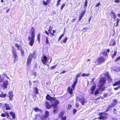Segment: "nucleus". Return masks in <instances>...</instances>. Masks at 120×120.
<instances>
[{
  "mask_svg": "<svg viewBox=\"0 0 120 120\" xmlns=\"http://www.w3.org/2000/svg\"><path fill=\"white\" fill-rule=\"evenodd\" d=\"M48 38L47 37H46V40H45V42L47 44H49V43L48 40Z\"/></svg>",
  "mask_w": 120,
  "mask_h": 120,
  "instance_id": "obj_30",
  "label": "nucleus"
},
{
  "mask_svg": "<svg viewBox=\"0 0 120 120\" xmlns=\"http://www.w3.org/2000/svg\"><path fill=\"white\" fill-rule=\"evenodd\" d=\"M85 13V11H83L82 12L81 14L80 15L79 18L78 20V21H80L83 15H84Z\"/></svg>",
  "mask_w": 120,
  "mask_h": 120,
  "instance_id": "obj_18",
  "label": "nucleus"
},
{
  "mask_svg": "<svg viewBox=\"0 0 120 120\" xmlns=\"http://www.w3.org/2000/svg\"><path fill=\"white\" fill-rule=\"evenodd\" d=\"M96 86V85H94L92 86L90 89V90L91 91L90 93V94H93V92L95 89Z\"/></svg>",
  "mask_w": 120,
  "mask_h": 120,
  "instance_id": "obj_19",
  "label": "nucleus"
},
{
  "mask_svg": "<svg viewBox=\"0 0 120 120\" xmlns=\"http://www.w3.org/2000/svg\"><path fill=\"white\" fill-rule=\"evenodd\" d=\"M59 103V101H58V103H54V105H52L54 109L53 110V112L54 113H55L57 110V105Z\"/></svg>",
  "mask_w": 120,
  "mask_h": 120,
  "instance_id": "obj_10",
  "label": "nucleus"
},
{
  "mask_svg": "<svg viewBox=\"0 0 120 120\" xmlns=\"http://www.w3.org/2000/svg\"><path fill=\"white\" fill-rule=\"evenodd\" d=\"M78 77H77L76 76V77L75 78V81L74 82H77L78 80Z\"/></svg>",
  "mask_w": 120,
  "mask_h": 120,
  "instance_id": "obj_47",
  "label": "nucleus"
},
{
  "mask_svg": "<svg viewBox=\"0 0 120 120\" xmlns=\"http://www.w3.org/2000/svg\"><path fill=\"white\" fill-rule=\"evenodd\" d=\"M62 120H66V117H62Z\"/></svg>",
  "mask_w": 120,
  "mask_h": 120,
  "instance_id": "obj_51",
  "label": "nucleus"
},
{
  "mask_svg": "<svg viewBox=\"0 0 120 120\" xmlns=\"http://www.w3.org/2000/svg\"><path fill=\"white\" fill-rule=\"evenodd\" d=\"M103 114H104V115L105 116V114L104 113H102V112L99 113V115L100 116L98 118L100 119L104 120L105 118V116H103Z\"/></svg>",
  "mask_w": 120,
  "mask_h": 120,
  "instance_id": "obj_12",
  "label": "nucleus"
},
{
  "mask_svg": "<svg viewBox=\"0 0 120 120\" xmlns=\"http://www.w3.org/2000/svg\"><path fill=\"white\" fill-rule=\"evenodd\" d=\"M120 20V19H117L116 23H118L119 22V21Z\"/></svg>",
  "mask_w": 120,
  "mask_h": 120,
  "instance_id": "obj_62",
  "label": "nucleus"
},
{
  "mask_svg": "<svg viewBox=\"0 0 120 120\" xmlns=\"http://www.w3.org/2000/svg\"><path fill=\"white\" fill-rule=\"evenodd\" d=\"M43 4L45 5H46L48 4V3H47V1L46 2L45 1H43Z\"/></svg>",
  "mask_w": 120,
  "mask_h": 120,
  "instance_id": "obj_41",
  "label": "nucleus"
},
{
  "mask_svg": "<svg viewBox=\"0 0 120 120\" xmlns=\"http://www.w3.org/2000/svg\"><path fill=\"white\" fill-rule=\"evenodd\" d=\"M52 30V29H51V27H50L49 29H48V31L50 33H51V30Z\"/></svg>",
  "mask_w": 120,
  "mask_h": 120,
  "instance_id": "obj_55",
  "label": "nucleus"
},
{
  "mask_svg": "<svg viewBox=\"0 0 120 120\" xmlns=\"http://www.w3.org/2000/svg\"><path fill=\"white\" fill-rule=\"evenodd\" d=\"M76 100L77 101H79L82 104V105H84V103L86 102L85 99L83 97H82L81 98L77 97Z\"/></svg>",
  "mask_w": 120,
  "mask_h": 120,
  "instance_id": "obj_9",
  "label": "nucleus"
},
{
  "mask_svg": "<svg viewBox=\"0 0 120 120\" xmlns=\"http://www.w3.org/2000/svg\"><path fill=\"white\" fill-rule=\"evenodd\" d=\"M3 79L1 78V75H0V82H3Z\"/></svg>",
  "mask_w": 120,
  "mask_h": 120,
  "instance_id": "obj_48",
  "label": "nucleus"
},
{
  "mask_svg": "<svg viewBox=\"0 0 120 120\" xmlns=\"http://www.w3.org/2000/svg\"><path fill=\"white\" fill-rule=\"evenodd\" d=\"M103 55L105 56H106L107 55V54L106 51H104L100 53Z\"/></svg>",
  "mask_w": 120,
  "mask_h": 120,
  "instance_id": "obj_31",
  "label": "nucleus"
},
{
  "mask_svg": "<svg viewBox=\"0 0 120 120\" xmlns=\"http://www.w3.org/2000/svg\"><path fill=\"white\" fill-rule=\"evenodd\" d=\"M120 88V85H119L118 87L114 88V89L115 90H117L118 89Z\"/></svg>",
  "mask_w": 120,
  "mask_h": 120,
  "instance_id": "obj_39",
  "label": "nucleus"
},
{
  "mask_svg": "<svg viewBox=\"0 0 120 120\" xmlns=\"http://www.w3.org/2000/svg\"><path fill=\"white\" fill-rule=\"evenodd\" d=\"M63 114H64L63 112H61L59 115L60 116V117H62L63 116Z\"/></svg>",
  "mask_w": 120,
  "mask_h": 120,
  "instance_id": "obj_53",
  "label": "nucleus"
},
{
  "mask_svg": "<svg viewBox=\"0 0 120 120\" xmlns=\"http://www.w3.org/2000/svg\"><path fill=\"white\" fill-rule=\"evenodd\" d=\"M49 115V112L48 111H45V115L44 117L46 119L47 118Z\"/></svg>",
  "mask_w": 120,
  "mask_h": 120,
  "instance_id": "obj_20",
  "label": "nucleus"
},
{
  "mask_svg": "<svg viewBox=\"0 0 120 120\" xmlns=\"http://www.w3.org/2000/svg\"><path fill=\"white\" fill-rule=\"evenodd\" d=\"M56 66H53L51 67L50 68L51 69V70L53 69H54V68H55Z\"/></svg>",
  "mask_w": 120,
  "mask_h": 120,
  "instance_id": "obj_46",
  "label": "nucleus"
},
{
  "mask_svg": "<svg viewBox=\"0 0 120 120\" xmlns=\"http://www.w3.org/2000/svg\"><path fill=\"white\" fill-rule=\"evenodd\" d=\"M79 105L77 103H76V106L77 107H78L79 106Z\"/></svg>",
  "mask_w": 120,
  "mask_h": 120,
  "instance_id": "obj_64",
  "label": "nucleus"
},
{
  "mask_svg": "<svg viewBox=\"0 0 120 120\" xmlns=\"http://www.w3.org/2000/svg\"><path fill=\"white\" fill-rule=\"evenodd\" d=\"M88 2L87 1V0H86L85 4H84V7L85 8V9L87 7V4Z\"/></svg>",
  "mask_w": 120,
  "mask_h": 120,
  "instance_id": "obj_33",
  "label": "nucleus"
},
{
  "mask_svg": "<svg viewBox=\"0 0 120 120\" xmlns=\"http://www.w3.org/2000/svg\"><path fill=\"white\" fill-rule=\"evenodd\" d=\"M40 34H38L37 37V40L39 42H40Z\"/></svg>",
  "mask_w": 120,
  "mask_h": 120,
  "instance_id": "obj_35",
  "label": "nucleus"
},
{
  "mask_svg": "<svg viewBox=\"0 0 120 120\" xmlns=\"http://www.w3.org/2000/svg\"><path fill=\"white\" fill-rule=\"evenodd\" d=\"M21 54L22 56H23L24 55V51L22 50H21Z\"/></svg>",
  "mask_w": 120,
  "mask_h": 120,
  "instance_id": "obj_45",
  "label": "nucleus"
},
{
  "mask_svg": "<svg viewBox=\"0 0 120 120\" xmlns=\"http://www.w3.org/2000/svg\"><path fill=\"white\" fill-rule=\"evenodd\" d=\"M117 85H120V80L119 81L115 82L114 84L112 85L113 86H114Z\"/></svg>",
  "mask_w": 120,
  "mask_h": 120,
  "instance_id": "obj_25",
  "label": "nucleus"
},
{
  "mask_svg": "<svg viewBox=\"0 0 120 120\" xmlns=\"http://www.w3.org/2000/svg\"><path fill=\"white\" fill-rule=\"evenodd\" d=\"M45 105L47 109H49L51 107V105L50 103L48 101H46L45 103Z\"/></svg>",
  "mask_w": 120,
  "mask_h": 120,
  "instance_id": "obj_15",
  "label": "nucleus"
},
{
  "mask_svg": "<svg viewBox=\"0 0 120 120\" xmlns=\"http://www.w3.org/2000/svg\"><path fill=\"white\" fill-rule=\"evenodd\" d=\"M110 109L108 107V108H107V109L105 111V112H107L109 110V109Z\"/></svg>",
  "mask_w": 120,
  "mask_h": 120,
  "instance_id": "obj_60",
  "label": "nucleus"
},
{
  "mask_svg": "<svg viewBox=\"0 0 120 120\" xmlns=\"http://www.w3.org/2000/svg\"><path fill=\"white\" fill-rule=\"evenodd\" d=\"M117 85H120V80L119 81L115 82L114 84L112 85L113 86H114Z\"/></svg>",
  "mask_w": 120,
  "mask_h": 120,
  "instance_id": "obj_26",
  "label": "nucleus"
},
{
  "mask_svg": "<svg viewBox=\"0 0 120 120\" xmlns=\"http://www.w3.org/2000/svg\"><path fill=\"white\" fill-rule=\"evenodd\" d=\"M81 73H78L77 74V75H76V76L78 78L79 77H80V75H81Z\"/></svg>",
  "mask_w": 120,
  "mask_h": 120,
  "instance_id": "obj_43",
  "label": "nucleus"
},
{
  "mask_svg": "<svg viewBox=\"0 0 120 120\" xmlns=\"http://www.w3.org/2000/svg\"><path fill=\"white\" fill-rule=\"evenodd\" d=\"M105 75L107 76V79L109 82H111L112 80L108 72H107L105 74Z\"/></svg>",
  "mask_w": 120,
  "mask_h": 120,
  "instance_id": "obj_16",
  "label": "nucleus"
},
{
  "mask_svg": "<svg viewBox=\"0 0 120 120\" xmlns=\"http://www.w3.org/2000/svg\"><path fill=\"white\" fill-rule=\"evenodd\" d=\"M9 114L12 116L13 119H15V113L12 112H10Z\"/></svg>",
  "mask_w": 120,
  "mask_h": 120,
  "instance_id": "obj_21",
  "label": "nucleus"
},
{
  "mask_svg": "<svg viewBox=\"0 0 120 120\" xmlns=\"http://www.w3.org/2000/svg\"><path fill=\"white\" fill-rule=\"evenodd\" d=\"M105 59L103 57L101 56V57L99 58L95 62V63L96 65H98L99 64H100L104 62Z\"/></svg>",
  "mask_w": 120,
  "mask_h": 120,
  "instance_id": "obj_5",
  "label": "nucleus"
},
{
  "mask_svg": "<svg viewBox=\"0 0 120 120\" xmlns=\"http://www.w3.org/2000/svg\"><path fill=\"white\" fill-rule=\"evenodd\" d=\"M29 83L30 86H31V85L32 84V83L30 81V80L29 81Z\"/></svg>",
  "mask_w": 120,
  "mask_h": 120,
  "instance_id": "obj_54",
  "label": "nucleus"
},
{
  "mask_svg": "<svg viewBox=\"0 0 120 120\" xmlns=\"http://www.w3.org/2000/svg\"><path fill=\"white\" fill-rule=\"evenodd\" d=\"M116 43L113 39H111L110 42V45L111 46H113L116 44Z\"/></svg>",
  "mask_w": 120,
  "mask_h": 120,
  "instance_id": "obj_17",
  "label": "nucleus"
},
{
  "mask_svg": "<svg viewBox=\"0 0 120 120\" xmlns=\"http://www.w3.org/2000/svg\"><path fill=\"white\" fill-rule=\"evenodd\" d=\"M48 59L46 56L45 55H43V57L41 58V61L44 64L46 65L48 61Z\"/></svg>",
  "mask_w": 120,
  "mask_h": 120,
  "instance_id": "obj_8",
  "label": "nucleus"
},
{
  "mask_svg": "<svg viewBox=\"0 0 120 120\" xmlns=\"http://www.w3.org/2000/svg\"><path fill=\"white\" fill-rule=\"evenodd\" d=\"M66 72V71H63L62 72H61L60 73V74H63V73H65Z\"/></svg>",
  "mask_w": 120,
  "mask_h": 120,
  "instance_id": "obj_63",
  "label": "nucleus"
},
{
  "mask_svg": "<svg viewBox=\"0 0 120 120\" xmlns=\"http://www.w3.org/2000/svg\"><path fill=\"white\" fill-rule=\"evenodd\" d=\"M106 81L105 79L103 77H101L100 79V82L99 84V88L94 92V94L97 95L99 93V91H102L105 89V87L103 86Z\"/></svg>",
  "mask_w": 120,
  "mask_h": 120,
  "instance_id": "obj_1",
  "label": "nucleus"
},
{
  "mask_svg": "<svg viewBox=\"0 0 120 120\" xmlns=\"http://www.w3.org/2000/svg\"><path fill=\"white\" fill-rule=\"evenodd\" d=\"M77 82H74L72 85L71 87H69L68 88V90L69 93L70 94L71 97H72V94L73 93V91L74 89V88Z\"/></svg>",
  "mask_w": 120,
  "mask_h": 120,
  "instance_id": "obj_4",
  "label": "nucleus"
},
{
  "mask_svg": "<svg viewBox=\"0 0 120 120\" xmlns=\"http://www.w3.org/2000/svg\"><path fill=\"white\" fill-rule=\"evenodd\" d=\"M35 37L34 36H31V37L28 36V40L29 41V45L31 46L33 45L34 43Z\"/></svg>",
  "mask_w": 120,
  "mask_h": 120,
  "instance_id": "obj_6",
  "label": "nucleus"
},
{
  "mask_svg": "<svg viewBox=\"0 0 120 120\" xmlns=\"http://www.w3.org/2000/svg\"><path fill=\"white\" fill-rule=\"evenodd\" d=\"M35 52H34L33 53H31L30 54L29 56L28 57L27 61V65H30V62L31 61L32 58H34L35 59L36 57L35 56Z\"/></svg>",
  "mask_w": 120,
  "mask_h": 120,
  "instance_id": "obj_3",
  "label": "nucleus"
},
{
  "mask_svg": "<svg viewBox=\"0 0 120 120\" xmlns=\"http://www.w3.org/2000/svg\"><path fill=\"white\" fill-rule=\"evenodd\" d=\"M67 39L68 38L67 37H66V38H64V40L63 41V42L64 43H66Z\"/></svg>",
  "mask_w": 120,
  "mask_h": 120,
  "instance_id": "obj_38",
  "label": "nucleus"
},
{
  "mask_svg": "<svg viewBox=\"0 0 120 120\" xmlns=\"http://www.w3.org/2000/svg\"><path fill=\"white\" fill-rule=\"evenodd\" d=\"M6 115L4 113H2L1 115V116L2 117H5Z\"/></svg>",
  "mask_w": 120,
  "mask_h": 120,
  "instance_id": "obj_56",
  "label": "nucleus"
},
{
  "mask_svg": "<svg viewBox=\"0 0 120 120\" xmlns=\"http://www.w3.org/2000/svg\"><path fill=\"white\" fill-rule=\"evenodd\" d=\"M45 33L47 34L48 36H49V33L46 31H45Z\"/></svg>",
  "mask_w": 120,
  "mask_h": 120,
  "instance_id": "obj_58",
  "label": "nucleus"
},
{
  "mask_svg": "<svg viewBox=\"0 0 120 120\" xmlns=\"http://www.w3.org/2000/svg\"><path fill=\"white\" fill-rule=\"evenodd\" d=\"M90 74L89 73H88L87 74H86L84 73H83L81 75L82 76L85 77V76H88Z\"/></svg>",
  "mask_w": 120,
  "mask_h": 120,
  "instance_id": "obj_34",
  "label": "nucleus"
},
{
  "mask_svg": "<svg viewBox=\"0 0 120 120\" xmlns=\"http://www.w3.org/2000/svg\"><path fill=\"white\" fill-rule=\"evenodd\" d=\"M84 30H87L88 29V28L87 27L84 28H83Z\"/></svg>",
  "mask_w": 120,
  "mask_h": 120,
  "instance_id": "obj_61",
  "label": "nucleus"
},
{
  "mask_svg": "<svg viewBox=\"0 0 120 120\" xmlns=\"http://www.w3.org/2000/svg\"><path fill=\"white\" fill-rule=\"evenodd\" d=\"M120 2L119 0H116L115 1V2L116 3H119Z\"/></svg>",
  "mask_w": 120,
  "mask_h": 120,
  "instance_id": "obj_57",
  "label": "nucleus"
},
{
  "mask_svg": "<svg viewBox=\"0 0 120 120\" xmlns=\"http://www.w3.org/2000/svg\"><path fill=\"white\" fill-rule=\"evenodd\" d=\"M34 91L35 92V93L36 94H38L39 93V92L38 91V89L36 88L35 87L34 88Z\"/></svg>",
  "mask_w": 120,
  "mask_h": 120,
  "instance_id": "obj_28",
  "label": "nucleus"
},
{
  "mask_svg": "<svg viewBox=\"0 0 120 120\" xmlns=\"http://www.w3.org/2000/svg\"><path fill=\"white\" fill-rule=\"evenodd\" d=\"M12 108L11 105L10 104L8 105V110Z\"/></svg>",
  "mask_w": 120,
  "mask_h": 120,
  "instance_id": "obj_37",
  "label": "nucleus"
},
{
  "mask_svg": "<svg viewBox=\"0 0 120 120\" xmlns=\"http://www.w3.org/2000/svg\"><path fill=\"white\" fill-rule=\"evenodd\" d=\"M120 60V56L118 57L115 60V62L118 61L119 60Z\"/></svg>",
  "mask_w": 120,
  "mask_h": 120,
  "instance_id": "obj_40",
  "label": "nucleus"
},
{
  "mask_svg": "<svg viewBox=\"0 0 120 120\" xmlns=\"http://www.w3.org/2000/svg\"><path fill=\"white\" fill-rule=\"evenodd\" d=\"M112 17L113 19H115L116 18V15H115L114 12H111Z\"/></svg>",
  "mask_w": 120,
  "mask_h": 120,
  "instance_id": "obj_24",
  "label": "nucleus"
},
{
  "mask_svg": "<svg viewBox=\"0 0 120 120\" xmlns=\"http://www.w3.org/2000/svg\"><path fill=\"white\" fill-rule=\"evenodd\" d=\"M113 101H114L113 103H112L111 105H109L108 106V107L110 109V108H111L112 107H113L116 105V100L115 99Z\"/></svg>",
  "mask_w": 120,
  "mask_h": 120,
  "instance_id": "obj_13",
  "label": "nucleus"
},
{
  "mask_svg": "<svg viewBox=\"0 0 120 120\" xmlns=\"http://www.w3.org/2000/svg\"><path fill=\"white\" fill-rule=\"evenodd\" d=\"M77 111V110L75 109H74L73 110V114L75 113Z\"/></svg>",
  "mask_w": 120,
  "mask_h": 120,
  "instance_id": "obj_49",
  "label": "nucleus"
},
{
  "mask_svg": "<svg viewBox=\"0 0 120 120\" xmlns=\"http://www.w3.org/2000/svg\"><path fill=\"white\" fill-rule=\"evenodd\" d=\"M64 34H62L59 37V40H58V41H59L60 40V39H61L64 36Z\"/></svg>",
  "mask_w": 120,
  "mask_h": 120,
  "instance_id": "obj_42",
  "label": "nucleus"
},
{
  "mask_svg": "<svg viewBox=\"0 0 120 120\" xmlns=\"http://www.w3.org/2000/svg\"><path fill=\"white\" fill-rule=\"evenodd\" d=\"M8 94V97L9 98L10 100H12L13 96V92L12 91H9Z\"/></svg>",
  "mask_w": 120,
  "mask_h": 120,
  "instance_id": "obj_11",
  "label": "nucleus"
},
{
  "mask_svg": "<svg viewBox=\"0 0 120 120\" xmlns=\"http://www.w3.org/2000/svg\"><path fill=\"white\" fill-rule=\"evenodd\" d=\"M31 36L35 37V30L34 28L33 27H32L31 30Z\"/></svg>",
  "mask_w": 120,
  "mask_h": 120,
  "instance_id": "obj_14",
  "label": "nucleus"
},
{
  "mask_svg": "<svg viewBox=\"0 0 120 120\" xmlns=\"http://www.w3.org/2000/svg\"><path fill=\"white\" fill-rule=\"evenodd\" d=\"M113 112L114 114H116V109H114Z\"/></svg>",
  "mask_w": 120,
  "mask_h": 120,
  "instance_id": "obj_52",
  "label": "nucleus"
},
{
  "mask_svg": "<svg viewBox=\"0 0 120 120\" xmlns=\"http://www.w3.org/2000/svg\"><path fill=\"white\" fill-rule=\"evenodd\" d=\"M34 110L35 112H42L41 110L39 109L38 107L35 108L34 109Z\"/></svg>",
  "mask_w": 120,
  "mask_h": 120,
  "instance_id": "obj_22",
  "label": "nucleus"
},
{
  "mask_svg": "<svg viewBox=\"0 0 120 120\" xmlns=\"http://www.w3.org/2000/svg\"><path fill=\"white\" fill-rule=\"evenodd\" d=\"M117 53L116 51H114V54L112 55V58H113L116 55V54Z\"/></svg>",
  "mask_w": 120,
  "mask_h": 120,
  "instance_id": "obj_32",
  "label": "nucleus"
},
{
  "mask_svg": "<svg viewBox=\"0 0 120 120\" xmlns=\"http://www.w3.org/2000/svg\"><path fill=\"white\" fill-rule=\"evenodd\" d=\"M76 19H72L71 20V22L73 23V22H74L75 21Z\"/></svg>",
  "mask_w": 120,
  "mask_h": 120,
  "instance_id": "obj_59",
  "label": "nucleus"
},
{
  "mask_svg": "<svg viewBox=\"0 0 120 120\" xmlns=\"http://www.w3.org/2000/svg\"><path fill=\"white\" fill-rule=\"evenodd\" d=\"M46 98L47 100L51 101L52 105H54V103H58V101L56 100V98L51 97L49 95L47 94Z\"/></svg>",
  "mask_w": 120,
  "mask_h": 120,
  "instance_id": "obj_2",
  "label": "nucleus"
},
{
  "mask_svg": "<svg viewBox=\"0 0 120 120\" xmlns=\"http://www.w3.org/2000/svg\"><path fill=\"white\" fill-rule=\"evenodd\" d=\"M15 46L19 50H22L21 47L17 44H15Z\"/></svg>",
  "mask_w": 120,
  "mask_h": 120,
  "instance_id": "obj_27",
  "label": "nucleus"
},
{
  "mask_svg": "<svg viewBox=\"0 0 120 120\" xmlns=\"http://www.w3.org/2000/svg\"><path fill=\"white\" fill-rule=\"evenodd\" d=\"M31 75H34L35 76V78H36L37 74V73L36 72H34L32 71L31 72Z\"/></svg>",
  "mask_w": 120,
  "mask_h": 120,
  "instance_id": "obj_29",
  "label": "nucleus"
},
{
  "mask_svg": "<svg viewBox=\"0 0 120 120\" xmlns=\"http://www.w3.org/2000/svg\"><path fill=\"white\" fill-rule=\"evenodd\" d=\"M6 94H0V97L2 98H5L6 96Z\"/></svg>",
  "mask_w": 120,
  "mask_h": 120,
  "instance_id": "obj_36",
  "label": "nucleus"
},
{
  "mask_svg": "<svg viewBox=\"0 0 120 120\" xmlns=\"http://www.w3.org/2000/svg\"><path fill=\"white\" fill-rule=\"evenodd\" d=\"M8 85V81H4L3 82V86L4 88H6L7 87Z\"/></svg>",
  "mask_w": 120,
  "mask_h": 120,
  "instance_id": "obj_23",
  "label": "nucleus"
},
{
  "mask_svg": "<svg viewBox=\"0 0 120 120\" xmlns=\"http://www.w3.org/2000/svg\"><path fill=\"white\" fill-rule=\"evenodd\" d=\"M100 5V3L99 2L97 4H96L95 5V6L96 7H98Z\"/></svg>",
  "mask_w": 120,
  "mask_h": 120,
  "instance_id": "obj_50",
  "label": "nucleus"
},
{
  "mask_svg": "<svg viewBox=\"0 0 120 120\" xmlns=\"http://www.w3.org/2000/svg\"><path fill=\"white\" fill-rule=\"evenodd\" d=\"M65 4L64 3L63 4H62V6L61 7V10H62L64 8V7L65 6Z\"/></svg>",
  "mask_w": 120,
  "mask_h": 120,
  "instance_id": "obj_44",
  "label": "nucleus"
},
{
  "mask_svg": "<svg viewBox=\"0 0 120 120\" xmlns=\"http://www.w3.org/2000/svg\"><path fill=\"white\" fill-rule=\"evenodd\" d=\"M12 52L13 54L14 58V62H15V61L17 60L18 58V56L16 53V51L13 48L12 49Z\"/></svg>",
  "mask_w": 120,
  "mask_h": 120,
  "instance_id": "obj_7",
  "label": "nucleus"
}]
</instances>
